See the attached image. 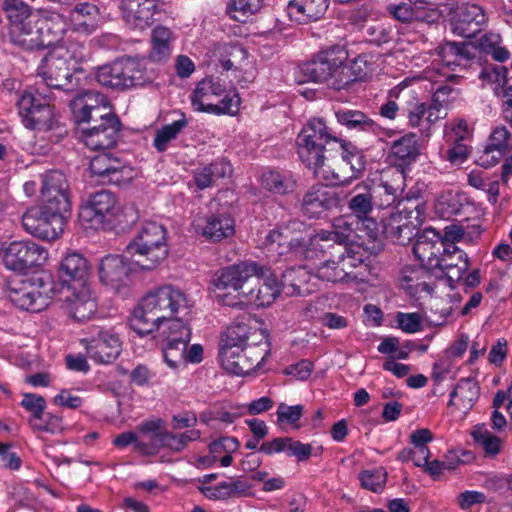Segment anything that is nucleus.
Returning <instances> with one entry per match:
<instances>
[{"instance_id":"obj_1","label":"nucleus","mask_w":512,"mask_h":512,"mask_svg":"<svg viewBox=\"0 0 512 512\" xmlns=\"http://www.w3.org/2000/svg\"><path fill=\"white\" fill-rule=\"evenodd\" d=\"M192 307L193 301L181 289L170 284L162 285L142 298L129 326L142 337L163 328L165 341L179 338L182 330L191 331L186 316Z\"/></svg>"},{"instance_id":"obj_2","label":"nucleus","mask_w":512,"mask_h":512,"mask_svg":"<svg viewBox=\"0 0 512 512\" xmlns=\"http://www.w3.org/2000/svg\"><path fill=\"white\" fill-rule=\"evenodd\" d=\"M380 187L386 198V205L395 203L394 210L383 221L387 238L399 245H407L416 235L418 226L425 220L426 205L419 190L408 191L404 196L406 173L401 170L385 172Z\"/></svg>"},{"instance_id":"obj_3","label":"nucleus","mask_w":512,"mask_h":512,"mask_svg":"<svg viewBox=\"0 0 512 512\" xmlns=\"http://www.w3.org/2000/svg\"><path fill=\"white\" fill-rule=\"evenodd\" d=\"M73 57L70 51L64 46L53 47L42 59L38 75L41 81L36 83L35 88L25 90L20 96H48L45 87L72 91Z\"/></svg>"},{"instance_id":"obj_4","label":"nucleus","mask_w":512,"mask_h":512,"mask_svg":"<svg viewBox=\"0 0 512 512\" xmlns=\"http://www.w3.org/2000/svg\"><path fill=\"white\" fill-rule=\"evenodd\" d=\"M132 256H138L136 265L142 271H152L168 256L166 228L155 221L145 222L126 247Z\"/></svg>"},{"instance_id":"obj_5","label":"nucleus","mask_w":512,"mask_h":512,"mask_svg":"<svg viewBox=\"0 0 512 512\" xmlns=\"http://www.w3.org/2000/svg\"><path fill=\"white\" fill-rule=\"evenodd\" d=\"M347 59V50L343 46L334 45L320 51L304 63L301 66V72L310 81L326 84L335 91H341L347 88V79H349L343 72V64Z\"/></svg>"},{"instance_id":"obj_6","label":"nucleus","mask_w":512,"mask_h":512,"mask_svg":"<svg viewBox=\"0 0 512 512\" xmlns=\"http://www.w3.org/2000/svg\"><path fill=\"white\" fill-rule=\"evenodd\" d=\"M6 294L18 309L37 313L49 305L54 294V282L49 275L12 280L8 282Z\"/></svg>"},{"instance_id":"obj_7","label":"nucleus","mask_w":512,"mask_h":512,"mask_svg":"<svg viewBox=\"0 0 512 512\" xmlns=\"http://www.w3.org/2000/svg\"><path fill=\"white\" fill-rule=\"evenodd\" d=\"M333 139L324 119L313 117L302 127L296 137V149L300 161L306 168H316L323 161L326 145Z\"/></svg>"},{"instance_id":"obj_8","label":"nucleus","mask_w":512,"mask_h":512,"mask_svg":"<svg viewBox=\"0 0 512 512\" xmlns=\"http://www.w3.org/2000/svg\"><path fill=\"white\" fill-rule=\"evenodd\" d=\"M96 80L104 88L115 92L144 84L141 71L131 57L118 58L96 69Z\"/></svg>"},{"instance_id":"obj_9","label":"nucleus","mask_w":512,"mask_h":512,"mask_svg":"<svg viewBox=\"0 0 512 512\" xmlns=\"http://www.w3.org/2000/svg\"><path fill=\"white\" fill-rule=\"evenodd\" d=\"M120 205L116 195L107 190L93 193L81 205L79 220L89 228H105L117 220Z\"/></svg>"},{"instance_id":"obj_10","label":"nucleus","mask_w":512,"mask_h":512,"mask_svg":"<svg viewBox=\"0 0 512 512\" xmlns=\"http://www.w3.org/2000/svg\"><path fill=\"white\" fill-rule=\"evenodd\" d=\"M419 227H417L416 241L413 245V254L419 260L421 266L426 270L433 271L438 267H450L452 266L447 258H441L443 253H449L455 251L456 245L446 244L441 240L440 233L432 228H425L419 233Z\"/></svg>"},{"instance_id":"obj_11","label":"nucleus","mask_w":512,"mask_h":512,"mask_svg":"<svg viewBox=\"0 0 512 512\" xmlns=\"http://www.w3.org/2000/svg\"><path fill=\"white\" fill-rule=\"evenodd\" d=\"M2 257L7 269L24 273L43 266L48 259V251L32 240H19L4 247Z\"/></svg>"},{"instance_id":"obj_12","label":"nucleus","mask_w":512,"mask_h":512,"mask_svg":"<svg viewBox=\"0 0 512 512\" xmlns=\"http://www.w3.org/2000/svg\"><path fill=\"white\" fill-rule=\"evenodd\" d=\"M67 219L68 217L40 205L28 208L22 215L21 222L28 234L51 241L61 235Z\"/></svg>"},{"instance_id":"obj_13","label":"nucleus","mask_w":512,"mask_h":512,"mask_svg":"<svg viewBox=\"0 0 512 512\" xmlns=\"http://www.w3.org/2000/svg\"><path fill=\"white\" fill-rule=\"evenodd\" d=\"M42 206L69 218L71 211L70 190L65 174L51 170L42 175Z\"/></svg>"},{"instance_id":"obj_14","label":"nucleus","mask_w":512,"mask_h":512,"mask_svg":"<svg viewBox=\"0 0 512 512\" xmlns=\"http://www.w3.org/2000/svg\"><path fill=\"white\" fill-rule=\"evenodd\" d=\"M11 41L26 49L39 50L52 47L60 40L58 33L53 32L50 23L42 21L33 24L32 20L14 28H9Z\"/></svg>"},{"instance_id":"obj_15","label":"nucleus","mask_w":512,"mask_h":512,"mask_svg":"<svg viewBox=\"0 0 512 512\" xmlns=\"http://www.w3.org/2000/svg\"><path fill=\"white\" fill-rule=\"evenodd\" d=\"M341 205L340 195L324 185L316 183L303 194L300 211L308 219H321Z\"/></svg>"},{"instance_id":"obj_16","label":"nucleus","mask_w":512,"mask_h":512,"mask_svg":"<svg viewBox=\"0 0 512 512\" xmlns=\"http://www.w3.org/2000/svg\"><path fill=\"white\" fill-rule=\"evenodd\" d=\"M100 123L82 129L81 139L91 150L110 149L116 146L121 134L122 124L119 117L111 112L99 115Z\"/></svg>"},{"instance_id":"obj_17","label":"nucleus","mask_w":512,"mask_h":512,"mask_svg":"<svg viewBox=\"0 0 512 512\" xmlns=\"http://www.w3.org/2000/svg\"><path fill=\"white\" fill-rule=\"evenodd\" d=\"M88 356L97 363L110 364L121 353V341L110 329L93 328L89 335L81 339Z\"/></svg>"},{"instance_id":"obj_18","label":"nucleus","mask_w":512,"mask_h":512,"mask_svg":"<svg viewBox=\"0 0 512 512\" xmlns=\"http://www.w3.org/2000/svg\"><path fill=\"white\" fill-rule=\"evenodd\" d=\"M267 357V350L261 345H245L237 351H225L219 355L222 367L231 374L243 376L261 366Z\"/></svg>"},{"instance_id":"obj_19","label":"nucleus","mask_w":512,"mask_h":512,"mask_svg":"<svg viewBox=\"0 0 512 512\" xmlns=\"http://www.w3.org/2000/svg\"><path fill=\"white\" fill-rule=\"evenodd\" d=\"M16 106L26 128L39 131L53 129L55 115L47 98H19Z\"/></svg>"},{"instance_id":"obj_20","label":"nucleus","mask_w":512,"mask_h":512,"mask_svg":"<svg viewBox=\"0 0 512 512\" xmlns=\"http://www.w3.org/2000/svg\"><path fill=\"white\" fill-rule=\"evenodd\" d=\"M487 21L482 7L462 3L450 11L451 31L465 38H472L482 30Z\"/></svg>"},{"instance_id":"obj_21","label":"nucleus","mask_w":512,"mask_h":512,"mask_svg":"<svg viewBox=\"0 0 512 512\" xmlns=\"http://www.w3.org/2000/svg\"><path fill=\"white\" fill-rule=\"evenodd\" d=\"M264 266L253 261H242L220 269L213 278L216 289L240 290L251 277L264 276Z\"/></svg>"},{"instance_id":"obj_22","label":"nucleus","mask_w":512,"mask_h":512,"mask_svg":"<svg viewBox=\"0 0 512 512\" xmlns=\"http://www.w3.org/2000/svg\"><path fill=\"white\" fill-rule=\"evenodd\" d=\"M92 177L100 184L122 185L130 178V169L123 165L119 158L109 153L94 156L89 165Z\"/></svg>"},{"instance_id":"obj_23","label":"nucleus","mask_w":512,"mask_h":512,"mask_svg":"<svg viewBox=\"0 0 512 512\" xmlns=\"http://www.w3.org/2000/svg\"><path fill=\"white\" fill-rule=\"evenodd\" d=\"M137 268L136 262L122 255L108 254L100 261L99 278L103 284L118 290L130 281Z\"/></svg>"},{"instance_id":"obj_24","label":"nucleus","mask_w":512,"mask_h":512,"mask_svg":"<svg viewBox=\"0 0 512 512\" xmlns=\"http://www.w3.org/2000/svg\"><path fill=\"white\" fill-rule=\"evenodd\" d=\"M420 155V145L415 134L409 133L393 141L388 153V161L393 170H406L416 162Z\"/></svg>"},{"instance_id":"obj_25","label":"nucleus","mask_w":512,"mask_h":512,"mask_svg":"<svg viewBox=\"0 0 512 512\" xmlns=\"http://www.w3.org/2000/svg\"><path fill=\"white\" fill-rule=\"evenodd\" d=\"M156 7V0H121L120 3L125 22L140 30L152 24Z\"/></svg>"},{"instance_id":"obj_26","label":"nucleus","mask_w":512,"mask_h":512,"mask_svg":"<svg viewBox=\"0 0 512 512\" xmlns=\"http://www.w3.org/2000/svg\"><path fill=\"white\" fill-rule=\"evenodd\" d=\"M328 5L329 0H292L288 5V15L300 24H307L321 19Z\"/></svg>"},{"instance_id":"obj_27","label":"nucleus","mask_w":512,"mask_h":512,"mask_svg":"<svg viewBox=\"0 0 512 512\" xmlns=\"http://www.w3.org/2000/svg\"><path fill=\"white\" fill-rule=\"evenodd\" d=\"M200 234L208 240L218 242L235 234V220L227 213L207 216Z\"/></svg>"},{"instance_id":"obj_28","label":"nucleus","mask_w":512,"mask_h":512,"mask_svg":"<svg viewBox=\"0 0 512 512\" xmlns=\"http://www.w3.org/2000/svg\"><path fill=\"white\" fill-rule=\"evenodd\" d=\"M173 114L177 116L176 119L171 123L161 126L154 132L152 146L158 153L166 152L170 143L176 140L189 125V120L185 113L174 111Z\"/></svg>"},{"instance_id":"obj_29","label":"nucleus","mask_w":512,"mask_h":512,"mask_svg":"<svg viewBox=\"0 0 512 512\" xmlns=\"http://www.w3.org/2000/svg\"><path fill=\"white\" fill-rule=\"evenodd\" d=\"M510 132L504 127H496L490 137L489 143L484 148L483 154L478 159V164L484 167L496 165L508 149Z\"/></svg>"},{"instance_id":"obj_30","label":"nucleus","mask_w":512,"mask_h":512,"mask_svg":"<svg viewBox=\"0 0 512 512\" xmlns=\"http://www.w3.org/2000/svg\"><path fill=\"white\" fill-rule=\"evenodd\" d=\"M438 54L447 66H466L476 58L478 47L473 42H446L438 47Z\"/></svg>"},{"instance_id":"obj_31","label":"nucleus","mask_w":512,"mask_h":512,"mask_svg":"<svg viewBox=\"0 0 512 512\" xmlns=\"http://www.w3.org/2000/svg\"><path fill=\"white\" fill-rule=\"evenodd\" d=\"M233 169L230 162L224 158H217L208 165L194 172V182L200 190L211 187L218 179L230 177Z\"/></svg>"},{"instance_id":"obj_32","label":"nucleus","mask_w":512,"mask_h":512,"mask_svg":"<svg viewBox=\"0 0 512 512\" xmlns=\"http://www.w3.org/2000/svg\"><path fill=\"white\" fill-rule=\"evenodd\" d=\"M314 277L313 266L305 264L287 269L282 276V288L288 295H304L309 288L305 287Z\"/></svg>"},{"instance_id":"obj_33","label":"nucleus","mask_w":512,"mask_h":512,"mask_svg":"<svg viewBox=\"0 0 512 512\" xmlns=\"http://www.w3.org/2000/svg\"><path fill=\"white\" fill-rule=\"evenodd\" d=\"M480 387L474 378H461L450 393L449 406L467 411L472 408L479 398Z\"/></svg>"},{"instance_id":"obj_34","label":"nucleus","mask_w":512,"mask_h":512,"mask_svg":"<svg viewBox=\"0 0 512 512\" xmlns=\"http://www.w3.org/2000/svg\"><path fill=\"white\" fill-rule=\"evenodd\" d=\"M314 277L331 283L347 282V280H363L359 275L345 272L340 259L332 255L324 259L320 264L313 266Z\"/></svg>"},{"instance_id":"obj_35","label":"nucleus","mask_w":512,"mask_h":512,"mask_svg":"<svg viewBox=\"0 0 512 512\" xmlns=\"http://www.w3.org/2000/svg\"><path fill=\"white\" fill-rule=\"evenodd\" d=\"M260 277H257L260 280ZM280 294V284L275 276H269L259 281L256 288L244 293L247 301L256 307L270 306Z\"/></svg>"},{"instance_id":"obj_36","label":"nucleus","mask_w":512,"mask_h":512,"mask_svg":"<svg viewBox=\"0 0 512 512\" xmlns=\"http://www.w3.org/2000/svg\"><path fill=\"white\" fill-rule=\"evenodd\" d=\"M337 259H340L345 272L353 275H359L363 280H347L356 284L369 282L370 265L358 252L348 251L345 247L338 249L337 253H331Z\"/></svg>"},{"instance_id":"obj_37","label":"nucleus","mask_w":512,"mask_h":512,"mask_svg":"<svg viewBox=\"0 0 512 512\" xmlns=\"http://www.w3.org/2000/svg\"><path fill=\"white\" fill-rule=\"evenodd\" d=\"M328 230L321 229L311 235L306 242L304 257L306 260H312L319 257L331 256V253H337L339 247L334 243Z\"/></svg>"},{"instance_id":"obj_38","label":"nucleus","mask_w":512,"mask_h":512,"mask_svg":"<svg viewBox=\"0 0 512 512\" xmlns=\"http://www.w3.org/2000/svg\"><path fill=\"white\" fill-rule=\"evenodd\" d=\"M334 114L337 122L349 130L376 133L379 129L378 124L360 110L338 108Z\"/></svg>"},{"instance_id":"obj_39","label":"nucleus","mask_w":512,"mask_h":512,"mask_svg":"<svg viewBox=\"0 0 512 512\" xmlns=\"http://www.w3.org/2000/svg\"><path fill=\"white\" fill-rule=\"evenodd\" d=\"M262 187L277 195H287L292 193L297 186V179L291 172H280L269 170L261 175Z\"/></svg>"},{"instance_id":"obj_40","label":"nucleus","mask_w":512,"mask_h":512,"mask_svg":"<svg viewBox=\"0 0 512 512\" xmlns=\"http://www.w3.org/2000/svg\"><path fill=\"white\" fill-rule=\"evenodd\" d=\"M333 142L339 144L341 159L350 166L351 178L359 179L365 170V156L363 151L351 141L333 135Z\"/></svg>"},{"instance_id":"obj_41","label":"nucleus","mask_w":512,"mask_h":512,"mask_svg":"<svg viewBox=\"0 0 512 512\" xmlns=\"http://www.w3.org/2000/svg\"><path fill=\"white\" fill-rule=\"evenodd\" d=\"M372 56L368 54H361L357 56L350 65H347L346 62L343 64V72L349 78L347 79V88L346 90L349 93H354L356 90L355 86L360 85V82L365 80L370 73L373 71Z\"/></svg>"},{"instance_id":"obj_42","label":"nucleus","mask_w":512,"mask_h":512,"mask_svg":"<svg viewBox=\"0 0 512 512\" xmlns=\"http://www.w3.org/2000/svg\"><path fill=\"white\" fill-rule=\"evenodd\" d=\"M88 274L87 260L77 252L68 253L61 261L59 277L63 284L82 281Z\"/></svg>"},{"instance_id":"obj_43","label":"nucleus","mask_w":512,"mask_h":512,"mask_svg":"<svg viewBox=\"0 0 512 512\" xmlns=\"http://www.w3.org/2000/svg\"><path fill=\"white\" fill-rule=\"evenodd\" d=\"M68 310L71 317L77 321H85L96 312L97 304L91 297L89 289L82 286L72 297H67Z\"/></svg>"},{"instance_id":"obj_44","label":"nucleus","mask_w":512,"mask_h":512,"mask_svg":"<svg viewBox=\"0 0 512 512\" xmlns=\"http://www.w3.org/2000/svg\"><path fill=\"white\" fill-rule=\"evenodd\" d=\"M348 201V209L358 220H367L373 209V195L371 190L362 184H357Z\"/></svg>"},{"instance_id":"obj_45","label":"nucleus","mask_w":512,"mask_h":512,"mask_svg":"<svg viewBox=\"0 0 512 512\" xmlns=\"http://www.w3.org/2000/svg\"><path fill=\"white\" fill-rule=\"evenodd\" d=\"M191 339L190 330H182L179 338H172V340H166V344L163 348V358L167 365L173 369H176L184 358L186 348Z\"/></svg>"},{"instance_id":"obj_46","label":"nucleus","mask_w":512,"mask_h":512,"mask_svg":"<svg viewBox=\"0 0 512 512\" xmlns=\"http://www.w3.org/2000/svg\"><path fill=\"white\" fill-rule=\"evenodd\" d=\"M1 9L9 22V28L32 20L33 8L23 0H3Z\"/></svg>"},{"instance_id":"obj_47","label":"nucleus","mask_w":512,"mask_h":512,"mask_svg":"<svg viewBox=\"0 0 512 512\" xmlns=\"http://www.w3.org/2000/svg\"><path fill=\"white\" fill-rule=\"evenodd\" d=\"M250 333L251 328L244 323H234L230 325L222 335L219 355L226 350L237 351L238 347L247 345Z\"/></svg>"},{"instance_id":"obj_48","label":"nucleus","mask_w":512,"mask_h":512,"mask_svg":"<svg viewBox=\"0 0 512 512\" xmlns=\"http://www.w3.org/2000/svg\"><path fill=\"white\" fill-rule=\"evenodd\" d=\"M195 110L213 115H235L240 109L241 98H221L218 103H205L203 98H191Z\"/></svg>"},{"instance_id":"obj_49","label":"nucleus","mask_w":512,"mask_h":512,"mask_svg":"<svg viewBox=\"0 0 512 512\" xmlns=\"http://www.w3.org/2000/svg\"><path fill=\"white\" fill-rule=\"evenodd\" d=\"M441 258L449 259L448 261L451 262L452 266L438 267L437 269L443 271L450 282L459 283L469 268V258L467 254L456 246L455 251L443 253Z\"/></svg>"},{"instance_id":"obj_50","label":"nucleus","mask_w":512,"mask_h":512,"mask_svg":"<svg viewBox=\"0 0 512 512\" xmlns=\"http://www.w3.org/2000/svg\"><path fill=\"white\" fill-rule=\"evenodd\" d=\"M171 31L164 26H157L152 31V50L149 58L154 62H163L171 54L170 47Z\"/></svg>"},{"instance_id":"obj_51","label":"nucleus","mask_w":512,"mask_h":512,"mask_svg":"<svg viewBox=\"0 0 512 512\" xmlns=\"http://www.w3.org/2000/svg\"><path fill=\"white\" fill-rule=\"evenodd\" d=\"M69 107L75 122L80 124L99 119V115L106 113L102 111L107 110V103L103 106H89L84 102V98H72Z\"/></svg>"},{"instance_id":"obj_52","label":"nucleus","mask_w":512,"mask_h":512,"mask_svg":"<svg viewBox=\"0 0 512 512\" xmlns=\"http://www.w3.org/2000/svg\"><path fill=\"white\" fill-rule=\"evenodd\" d=\"M264 0H231L227 5V13L236 21L246 22L263 7Z\"/></svg>"},{"instance_id":"obj_53","label":"nucleus","mask_w":512,"mask_h":512,"mask_svg":"<svg viewBox=\"0 0 512 512\" xmlns=\"http://www.w3.org/2000/svg\"><path fill=\"white\" fill-rule=\"evenodd\" d=\"M476 444L480 445L486 455L496 456L502 448V441L499 437L490 432L484 425L476 426L472 432Z\"/></svg>"},{"instance_id":"obj_54","label":"nucleus","mask_w":512,"mask_h":512,"mask_svg":"<svg viewBox=\"0 0 512 512\" xmlns=\"http://www.w3.org/2000/svg\"><path fill=\"white\" fill-rule=\"evenodd\" d=\"M358 479L362 488L374 493H380L385 488L387 473L381 467L367 469L359 473Z\"/></svg>"},{"instance_id":"obj_55","label":"nucleus","mask_w":512,"mask_h":512,"mask_svg":"<svg viewBox=\"0 0 512 512\" xmlns=\"http://www.w3.org/2000/svg\"><path fill=\"white\" fill-rule=\"evenodd\" d=\"M99 14V9L91 3H79L72 12V17L77 25L83 27L85 31H91L95 28V19Z\"/></svg>"},{"instance_id":"obj_56","label":"nucleus","mask_w":512,"mask_h":512,"mask_svg":"<svg viewBox=\"0 0 512 512\" xmlns=\"http://www.w3.org/2000/svg\"><path fill=\"white\" fill-rule=\"evenodd\" d=\"M310 170L314 177L319 178L326 182V186L330 187H340L349 185L354 179L349 176H342L334 170L330 169L326 165V161L320 163L316 168H307Z\"/></svg>"},{"instance_id":"obj_57","label":"nucleus","mask_w":512,"mask_h":512,"mask_svg":"<svg viewBox=\"0 0 512 512\" xmlns=\"http://www.w3.org/2000/svg\"><path fill=\"white\" fill-rule=\"evenodd\" d=\"M303 412L304 406L301 404L290 406L281 402L276 410L277 424H286L294 429H299L301 427L299 421L303 416Z\"/></svg>"},{"instance_id":"obj_58","label":"nucleus","mask_w":512,"mask_h":512,"mask_svg":"<svg viewBox=\"0 0 512 512\" xmlns=\"http://www.w3.org/2000/svg\"><path fill=\"white\" fill-rule=\"evenodd\" d=\"M30 426L35 431L49 434H57L62 432L64 429L63 418L61 415L45 411L42 415H39L38 420L32 421Z\"/></svg>"},{"instance_id":"obj_59","label":"nucleus","mask_w":512,"mask_h":512,"mask_svg":"<svg viewBox=\"0 0 512 512\" xmlns=\"http://www.w3.org/2000/svg\"><path fill=\"white\" fill-rule=\"evenodd\" d=\"M332 230H328L334 243L339 247L351 241L354 232L353 225L349 221V217L341 216L335 218L332 224Z\"/></svg>"},{"instance_id":"obj_60","label":"nucleus","mask_w":512,"mask_h":512,"mask_svg":"<svg viewBox=\"0 0 512 512\" xmlns=\"http://www.w3.org/2000/svg\"><path fill=\"white\" fill-rule=\"evenodd\" d=\"M366 34L372 43L380 46L392 41L395 32L391 25L374 21L367 25Z\"/></svg>"},{"instance_id":"obj_61","label":"nucleus","mask_w":512,"mask_h":512,"mask_svg":"<svg viewBox=\"0 0 512 512\" xmlns=\"http://www.w3.org/2000/svg\"><path fill=\"white\" fill-rule=\"evenodd\" d=\"M112 444L119 449L133 445L137 452L149 455L150 447L146 445L145 441L140 440L137 433L133 431L120 433L112 440Z\"/></svg>"},{"instance_id":"obj_62","label":"nucleus","mask_w":512,"mask_h":512,"mask_svg":"<svg viewBox=\"0 0 512 512\" xmlns=\"http://www.w3.org/2000/svg\"><path fill=\"white\" fill-rule=\"evenodd\" d=\"M21 407L31 413L29 418V424L39 419V415H42L46 409L47 403L43 396L35 393H24L23 399L20 402Z\"/></svg>"},{"instance_id":"obj_63","label":"nucleus","mask_w":512,"mask_h":512,"mask_svg":"<svg viewBox=\"0 0 512 512\" xmlns=\"http://www.w3.org/2000/svg\"><path fill=\"white\" fill-rule=\"evenodd\" d=\"M428 86V82L421 77H408L397 84L389 91V96H399L400 93L419 94L423 93Z\"/></svg>"},{"instance_id":"obj_64","label":"nucleus","mask_w":512,"mask_h":512,"mask_svg":"<svg viewBox=\"0 0 512 512\" xmlns=\"http://www.w3.org/2000/svg\"><path fill=\"white\" fill-rule=\"evenodd\" d=\"M162 426L163 421L161 419H156L143 421L136 427L138 433L149 436V441L145 442L146 445L150 447L149 455L155 454V437L162 435Z\"/></svg>"}]
</instances>
